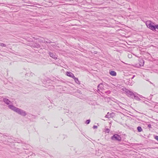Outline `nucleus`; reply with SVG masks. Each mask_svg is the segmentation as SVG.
Segmentation results:
<instances>
[{
    "mask_svg": "<svg viewBox=\"0 0 158 158\" xmlns=\"http://www.w3.org/2000/svg\"><path fill=\"white\" fill-rule=\"evenodd\" d=\"M90 122V120L88 119L86 121V123L87 124H88Z\"/></svg>",
    "mask_w": 158,
    "mask_h": 158,
    "instance_id": "a211bd4d",
    "label": "nucleus"
},
{
    "mask_svg": "<svg viewBox=\"0 0 158 158\" xmlns=\"http://www.w3.org/2000/svg\"><path fill=\"white\" fill-rule=\"evenodd\" d=\"M49 55L50 57L55 60L57 59V58L56 56L55 55V54L52 52H49Z\"/></svg>",
    "mask_w": 158,
    "mask_h": 158,
    "instance_id": "6e6552de",
    "label": "nucleus"
},
{
    "mask_svg": "<svg viewBox=\"0 0 158 158\" xmlns=\"http://www.w3.org/2000/svg\"><path fill=\"white\" fill-rule=\"evenodd\" d=\"M139 96H140V98H142V97H142V95H139Z\"/></svg>",
    "mask_w": 158,
    "mask_h": 158,
    "instance_id": "b1692460",
    "label": "nucleus"
},
{
    "mask_svg": "<svg viewBox=\"0 0 158 158\" xmlns=\"http://www.w3.org/2000/svg\"><path fill=\"white\" fill-rule=\"evenodd\" d=\"M154 23H152L150 21H147L146 22V25L147 27L150 29L152 30H154L155 25Z\"/></svg>",
    "mask_w": 158,
    "mask_h": 158,
    "instance_id": "f03ea898",
    "label": "nucleus"
},
{
    "mask_svg": "<svg viewBox=\"0 0 158 158\" xmlns=\"http://www.w3.org/2000/svg\"><path fill=\"white\" fill-rule=\"evenodd\" d=\"M154 138L158 141V136L155 135L154 137Z\"/></svg>",
    "mask_w": 158,
    "mask_h": 158,
    "instance_id": "6ab92c4d",
    "label": "nucleus"
},
{
    "mask_svg": "<svg viewBox=\"0 0 158 158\" xmlns=\"http://www.w3.org/2000/svg\"><path fill=\"white\" fill-rule=\"evenodd\" d=\"M137 129L139 132H141L142 130V129L141 127H138L137 128Z\"/></svg>",
    "mask_w": 158,
    "mask_h": 158,
    "instance_id": "ddd939ff",
    "label": "nucleus"
},
{
    "mask_svg": "<svg viewBox=\"0 0 158 158\" xmlns=\"http://www.w3.org/2000/svg\"><path fill=\"white\" fill-rule=\"evenodd\" d=\"M74 79V80L77 83H78L79 82V81L78 80V79L77 78H76L75 77V78H73Z\"/></svg>",
    "mask_w": 158,
    "mask_h": 158,
    "instance_id": "4468645a",
    "label": "nucleus"
},
{
    "mask_svg": "<svg viewBox=\"0 0 158 158\" xmlns=\"http://www.w3.org/2000/svg\"><path fill=\"white\" fill-rule=\"evenodd\" d=\"M67 75L70 77H71L73 78H75V77L74 76V74L72 73L69 72H67L66 73Z\"/></svg>",
    "mask_w": 158,
    "mask_h": 158,
    "instance_id": "0eeeda50",
    "label": "nucleus"
},
{
    "mask_svg": "<svg viewBox=\"0 0 158 158\" xmlns=\"http://www.w3.org/2000/svg\"><path fill=\"white\" fill-rule=\"evenodd\" d=\"M133 98L138 101H140L141 100L137 96H136L135 94L134 95V96H133Z\"/></svg>",
    "mask_w": 158,
    "mask_h": 158,
    "instance_id": "f8f14e48",
    "label": "nucleus"
},
{
    "mask_svg": "<svg viewBox=\"0 0 158 158\" xmlns=\"http://www.w3.org/2000/svg\"><path fill=\"white\" fill-rule=\"evenodd\" d=\"M144 64V61L143 60H141L140 61L139 65L140 66H143Z\"/></svg>",
    "mask_w": 158,
    "mask_h": 158,
    "instance_id": "9b49d317",
    "label": "nucleus"
},
{
    "mask_svg": "<svg viewBox=\"0 0 158 158\" xmlns=\"http://www.w3.org/2000/svg\"><path fill=\"white\" fill-rule=\"evenodd\" d=\"M46 42V43H48V41H46V42Z\"/></svg>",
    "mask_w": 158,
    "mask_h": 158,
    "instance_id": "a878e982",
    "label": "nucleus"
},
{
    "mask_svg": "<svg viewBox=\"0 0 158 158\" xmlns=\"http://www.w3.org/2000/svg\"><path fill=\"white\" fill-rule=\"evenodd\" d=\"M114 115V113H110L108 112L107 114L106 115L105 117L106 118H113Z\"/></svg>",
    "mask_w": 158,
    "mask_h": 158,
    "instance_id": "39448f33",
    "label": "nucleus"
},
{
    "mask_svg": "<svg viewBox=\"0 0 158 158\" xmlns=\"http://www.w3.org/2000/svg\"><path fill=\"white\" fill-rule=\"evenodd\" d=\"M93 128L94 129H96L97 128V126L95 125H94L93 127Z\"/></svg>",
    "mask_w": 158,
    "mask_h": 158,
    "instance_id": "aec40b11",
    "label": "nucleus"
},
{
    "mask_svg": "<svg viewBox=\"0 0 158 158\" xmlns=\"http://www.w3.org/2000/svg\"><path fill=\"white\" fill-rule=\"evenodd\" d=\"M48 43H52V42L49 40V41H48Z\"/></svg>",
    "mask_w": 158,
    "mask_h": 158,
    "instance_id": "5701e85b",
    "label": "nucleus"
},
{
    "mask_svg": "<svg viewBox=\"0 0 158 158\" xmlns=\"http://www.w3.org/2000/svg\"><path fill=\"white\" fill-rule=\"evenodd\" d=\"M135 77V76H134L133 77H132L131 78V79H133L134 77Z\"/></svg>",
    "mask_w": 158,
    "mask_h": 158,
    "instance_id": "393cba45",
    "label": "nucleus"
},
{
    "mask_svg": "<svg viewBox=\"0 0 158 158\" xmlns=\"http://www.w3.org/2000/svg\"><path fill=\"white\" fill-rule=\"evenodd\" d=\"M102 86V84H99L98 86V90H99V89L102 90V89L103 88Z\"/></svg>",
    "mask_w": 158,
    "mask_h": 158,
    "instance_id": "9d476101",
    "label": "nucleus"
},
{
    "mask_svg": "<svg viewBox=\"0 0 158 158\" xmlns=\"http://www.w3.org/2000/svg\"><path fill=\"white\" fill-rule=\"evenodd\" d=\"M8 107L9 108L22 116H25L27 115V113L25 111L22 109L16 107L13 105H9Z\"/></svg>",
    "mask_w": 158,
    "mask_h": 158,
    "instance_id": "f257e3e1",
    "label": "nucleus"
},
{
    "mask_svg": "<svg viewBox=\"0 0 158 158\" xmlns=\"http://www.w3.org/2000/svg\"><path fill=\"white\" fill-rule=\"evenodd\" d=\"M3 136H5V135H4ZM5 136H6L5 135Z\"/></svg>",
    "mask_w": 158,
    "mask_h": 158,
    "instance_id": "bb28decb",
    "label": "nucleus"
},
{
    "mask_svg": "<svg viewBox=\"0 0 158 158\" xmlns=\"http://www.w3.org/2000/svg\"><path fill=\"white\" fill-rule=\"evenodd\" d=\"M110 131V130L108 128H106L105 129V132L106 133H109Z\"/></svg>",
    "mask_w": 158,
    "mask_h": 158,
    "instance_id": "2eb2a0df",
    "label": "nucleus"
},
{
    "mask_svg": "<svg viewBox=\"0 0 158 158\" xmlns=\"http://www.w3.org/2000/svg\"><path fill=\"white\" fill-rule=\"evenodd\" d=\"M131 56H131V55H128V57H129V58H131Z\"/></svg>",
    "mask_w": 158,
    "mask_h": 158,
    "instance_id": "4be33fe9",
    "label": "nucleus"
},
{
    "mask_svg": "<svg viewBox=\"0 0 158 158\" xmlns=\"http://www.w3.org/2000/svg\"><path fill=\"white\" fill-rule=\"evenodd\" d=\"M3 102L7 105H9L10 103V101L8 99L4 98L3 99Z\"/></svg>",
    "mask_w": 158,
    "mask_h": 158,
    "instance_id": "423d86ee",
    "label": "nucleus"
},
{
    "mask_svg": "<svg viewBox=\"0 0 158 158\" xmlns=\"http://www.w3.org/2000/svg\"><path fill=\"white\" fill-rule=\"evenodd\" d=\"M148 127L149 128H151V124H148Z\"/></svg>",
    "mask_w": 158,
    "mask_h": 158,
    "instance_id": "412c9836",
    "label": "nucleus"
},
{
    "mask_svg": "<svg viewBox=\"0 0 158 158\" xmlns=\"http://www.w3.org/2000/svg\"><path fill=\"white\" fill-rule=\"evenodd\" d=\"M111 139L112 140H117L118 141H120L121 140V138L120 136L118 134H115L112 136Z\"/></svg>",
    "mask_w": 158,
    "mask_h": 158,
    "instance_id": "7ed1b4c3",
    "label": "nucleus"
},
{
    "mask_svg": "<svg viewBox=\"0 0 158 158\" xmlns=\"http://www.w3.org/2000/svg\"><path fill=\"white\" fill-rule=\"evenodd\" d=\"M109 73L112 76H115L116 75V73L114 71H110Z\"/></svg>",
    "mask_w": 158,
    "mask_h": 158,
    "instance_id": "1a4fd4ad",
    "label": "nucleus"
},
{
    "mask_svg": "<svg viewBox=\"0 0 158 158\" xmlns=\"http://www.w3.org/2000/svg\"><path fill=\"white\" fill-rule=\"evenodd\" d=\"M0 45L2 47H6V45L5 44L3 43H0Z\"/></svg>",
    "mask_w": 158,
    "mask_h": 158,
    "instance_id": "dca6fc26",
    "label": "nucleus"
},
{
    "mask_svg": "<svg viewBox=\"0 0 158 158\" xmlns=\"http://www.w3.org/2000/svg\"><path fill=\"white\" fill-rule=\"evenodd\" d=\"M125 92H126L127 95L129 97L133 98V96H134L135 94H134L133 92L130 91L128 89H126Z\"/></svg>",
    "mask_w": 158,
    "mask_h": 158,
    "instance_id": "20e7f679",
    "label": "nucleus"
},
{
    "mask_svg": "<svg viewBox=\"0 0 158 158\" xmlns=\"http://www.w3.org/2000/svg\"><path fill=\"white\" fill-rule=\"evenodd\" d=\"M158 29V24L155 25L154 30H156V29Z\"/></svg>",
    "mask_w": 158,
    "mask_h": 158,
    "instance_id": "f3484780",
    "label": "nucleus"
}]
</instances>
